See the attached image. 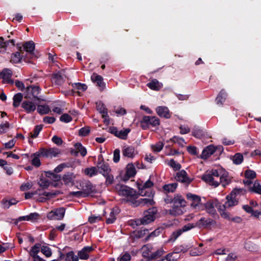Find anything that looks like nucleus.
<instances>
[{
	"label": "nucleus",
	"mask_w": 261,
	"mask_h": 261,
	"mask_svg": "<svg viewBox=\"0 0 261 261\" xmlns=\"http://www.w3.org/2000/svg\"><path fill=\"white\" fill-rule=\"evenodd\" d=\"M61 153L60 149L56 147L49 149L41 148L40 149V154L46 158H53L58 156Z\"/></svg>",
	"instance_id": "9d476101"
},
{
	"label": "nucleus",
	"mask_w": 261,
	"mask_h": 261,
	"mask_svg": "<svg viewBox=\"0 0 261 261\" xmlns=\"http://www.w3.org/2000/svg\"><path fill=\"white\" fill-rule=\"evenodd\" d=\"M138 233L139 237H143L144 236L147 235V237L145 239V241H147L151 238H153L159 236L160 233V231L159 229H156L150 233H149L148 230L144 229L141 230L138 232Z\"/></svg>",
	"instance_id": "2eb2a0df"
},
{
	"label": "nucleus",
	"mask_w": 261,
	"mask_h": 261,
	"mask_svg": "<svg viewBox=\"0 0 261 261\" xmlns=\"http://www.w3.org/2000/svg\"><path fill=\"white\" fill-rule=\"evenodd\" d=\"M192 246L190 245H182L176 247L174 250L175 253H179L180 252L185 253Z\"/></svg>",
	"instance_id": "09e8293b"
},
{
	"label": "nucleus",
	"mask_w": 261,
	"mask_h": 261,
	"mask_svg": "<svg viewBox=\"0 0 261 261\" xmlns=\"http://www.w3.org/2000/svg\"><path fill=\"white\" fill-rule=\"evenodd\" d=\"M143 122H146L147 124L155 126L159 125L160 120L154 116H145L143 117Z\"/></svg>",
	"instance_id": "cd10ccee"
},
{
	"label": "nucleus",
	"mask_w": 261,
	"mask_h": 261,
	"mask_svg": "<svg viewBox=\"0 0 261 261\" xmlns=\"http://www.w3.org/2000/svg\"><path fill=\"white\" fill-rule=\"evenodd\" d=\"M147 86L151 90L159 91L163 87V84L157 80L153 79Z\"/></svg>",
	"instance_id": "72a5a7b5"
},
{
	"label": "nucleus",
	"mask_w": 261,
	"mask_h": 261,
	"mask_svg": "<svg viewBox=\"0 0 261 261\" xmlns=\"http://www.w3.org/2000/svg\"><path fill=\"white\" fill-rule=\"evenodd\" d=\"M39 193H41V195H39V196H41L38 198H36V200L39 202H44L45 200L53 196H55V194L53 193L50 192H43L42 190H41V191L39 192Z\"/></svg>",
	"instance_id": "c9c22d12"
},
{
	"label": "nucleus",
	"mask_w": 261,
	"mask_h": 261,
	"mask_svg": "<svg viewBox=\"0 0 261 261\" xmlns=\"http://www.w3.org/2000/svg\"><path fill=\"white\" fill-rule=\"evenodd\" d=\"M136 169L133 164H128L126 168L125 180H128L130 177H133L136 174Z\"/></svg>",
	"instance_id": "c756f323"
},
{
	"label": "nucleus",
	"mask_w": 261,
	"mask_h": 261,
	"mask_svg": "<svg viewBox=\"0 0 261 261\" xmlns=\"http://www.w3.org/2000/svg\"><path fill=\"white\" fill-rule=\"evenodd\" d=\"M22 59V56L20 55V53L16 52L11 55V62L16 64L20 62Z\"/></svg>",
	"instance_id": "3c124183"
},
{
	"label": "nucleus",
	"mask_w": 261,
	"mask_h": 261,
	"mask_svg": "<svg viewBox=\"0 0 261 261\" xmlns=\"http://www.w3.org/2000/svg\"><path fill=\"white\" fill-rule=\"evenodd\" d=\"M220 169H212L207 171L205 174L203 175L201 179L210 186L215 187L220 185Z\"/></svg>",
	"instance_id": "7ed1b4c3"
},
{
	"label": "nucleus",
	"mask_w": 261,
	"mask_h": 261,
	"mask_svg": "<svg viewBox=\"0 0 261 261\" xmlns=\"http://www.w3.org/2000/svg\"><path fill=\"white\" fill-rule=\"evenodd\" d=\"M96 168L98 171L103 175H107L108 173H110L111 172V169L109 165L103 161H101L98 162Z\"/></svg>",
	"instance_id": "dca6fc26"
},
{
	"label": "nucleus",
	"mask_w": 261,
	"mask_h": 261,
	"mask_svg": "<svg viewBox=\"0 0 261 261\" xmlns=\"http://www.w3.org/2000/svg\"><path fill=\"white\" fill-rule=\"evenodd\" d=\"M76 187L81 189V191L70 192L66 198H68L72 197H85L89 195L93 196L97 193L95 187L89 180H81L79 185L76 186Z\"/></svg>",
	"instance_id": "f257e3e1"
},
{
	"label": "nucleus",
	"mask_w": 261,
	"mask_h": 261,
	"mask_svg": "<svg viewBox=\"0 0 261 261\" xmlns=\"http://www.w3.org/2000/svg\"><path fill=\"white\" fill-rule=\"evenodd\" d=\"M195 226L193 224L190 223L185 225L181 229H178L173 232L171 236V239H173V240H176L183 232L189 230Z\"/></svg>",
	"instance_id": "a211bd4d"
},
{
	"label": "nucleus",
	"mask_w": 261,
	"mask_h": 261,
	"mask_svg": "<svg viewBox=\"0 0 261 261\" xmlns=\"http://www.w3.org/2000/svg\"><path fill=\"white\" fill-rule=\"evenodd\" d=\"M115 189L120 195L127 198H134L136 196V192L126 186L118 184Z\"/></svg>",
	"instance_id": "423d86ee"
},
{
	"label": "nucleus",
	"mask_w": 261,
	"mask_h": 261,
	"mask_svg": "<svg viewBox=\"0 0 261 261\" xmlns=\"http://www.w3.org/2000/svg\"><path fill=\"white\" fill-rule=\"evenodd\" d=\"M65 213V210L63 207H60L49 212L47 217L51 220H61L63 218Z\"/></svg>",
	"instance_id": "9b49d317"
},
{
	"label": "nucleus",
	"mask_w": 261,
	"mask_h": 261,
	"mask_svg": "<svg viewBox=\"0 0 261 261\" xmlns=\"http://www.w3.org/2000/svg\"><path fill=\"white\" fill-rule=\"evenodd\" d=\"M119 213L117 208H113L109 215V217L107 218L106 223L107 224L113 223L116 220V215Z\"/></svg>",
	"instance_id": "79ce46f5"
},
{
	"label": "nucleus",
	"mask_w": 261,
	"mask_h": 261,
	"mask_svg": "<svg viewBox=\"0 0 261 261\" xmlns=\"http://www.w3.org/2000/svg\"><path fill=\"white\" fill-rule=\"evenodd\" d=\"M245 248L246 249L252 251L256 249V246L252 242L248 241L245 243Z\"/></svg>",
	"instance_id": "774afa93"
},
{
	"label": "nucleus",
	"mask_w": 261,
	"mask_h": 261,
	"mask_svg": "<svg viewBox=\"0 0 261 261\" xmlns=\"http://www.w3.org/2000/svg\"><path fill=\"white\" fill-rule=\"evenodd\" d=\"M96 109L97 111L102 115L104 118V122L109 123V116L108 115V110L105 105L101 101L96 102Z\"/></svg>",
	"instance_id": "ddd939ff"
},
{
	"label": "nucleus",
	"mask_w": 261,
	"mask_h": 261,
	"mask_svg": "<svg viewBox=\"0 0 261 261\" xmlns=\"http://www.w3.org/2000/svg\"><path fill=\"white\" fill-rule=\"evenodd\" d=\"M137 154V151L133 146H124L122 149V154L124 156L133 158Z\"/></svg>",
	"instance_id": "5701e85b"
},
{
	"label": "nucleus",
	"mask_w": 261,
	"mask_h": 261,
	"mask_svg": "<svg viewBox=\"0 0 261 261\" xmlns=\"http://www.w3.org/2000/svg\"><path fill=\"white\" fill-rule=\"evenodd\" d=\"M226 97V92L224 90H222L216 98V104L219 106H222L225 101Z\"/></svg>",
	"instance_id": "473e14b6"
},
{
	"label": "nucleus",
	"mask_w": 261,
	"mask_h": 261,
	"mask_svg": "<svg viewBox=\"0 0 261 261\" xmlns=\"http://www.w3.org/2000/svg\"><path fill=\"white\" fill-rule=\"evenodd\" d=\"M129 128H126L124 130H116L114 134L116 136L122 139H125L127 138L128 134L130 132Z\"/></svg>",
	"instance_id": "37998d69"
},
{
	"label": "nucleus",
	"mask_w": 261,
	"mask_h": 261,
	"mask_svg": "<svg viewBox=\"0 0 261 261\" xmlns=\"http://www.w3.org/2000/svg\"><path fill=\"white\" fill-rule=\"evenodd\" d=\"M79 184L77 174L71 172L66 175V185L76 186Z\"/></svg>",
	"instance_id": "b1692460"
},
{
	"label": "nucleus",
	"mask_w": 261,
	"mask_h": 261,
	"mask_svg": "<svg viewBox=\"0 0 261 261\" xmlns=\"http://www.w3.org/2000/svg\"><path fill=\"white\" fill-rule=\"evenodd\" d=\"M24 49L28 53L32 54L35 49V44L33 41H28L23 44Z\"/></svg>",
	"instance_id": "c03bdc74"
},
{
	"label": "nucleus",
	"mask_w": 261,
	"mask_h": 261,
	"mask_svg": "<svg viewBox=\"0 0 261 261\" xmlns=\"http://www.w3.org/2000/svg\"><path fill=\"white\" fill-rule=\"evenodd\" d=\"M41 89L38 86L31 85L28 86L24 91V98L33 99L34 101H40L41 98L38 97V95L41 92Z\"/></svg>",
	"instance_id": "20e7f679"
},
{
	"label": "nucleus",
	"mask_w": 261,
	"mask_h": 261,
	"mask_svg": "<svg viewBox=\"0 0 261 261\" xmlns=\"http://www.w3.org/2000/svg\"><path fill=\"white\" fill-rule=\"evenodd\" d=\"M250 190L257 194H261V185L257 181L254 182L252 187L250 188Z\"/></svg>",
	"instance_id": "603ef678"
},
{
	"label": "nucleus",
	"mask_w": 261,
	"mask_h": 261,
	"mask_svg": "<svg viewBox=\"0 0 261 261\" xmlns=\"http://www.w3.org/2000/svg\"><path fill=\"white\" fill-rule=\"evenodd\" d=\"M40 251V245L39 244H36L31 248L30 252V255L32 256V257L38 256V253Z\"/></svg>",
	"instance_id": "de8ad7c7"
},
{
	"label": "nucleus",
	"mask_w": 261,
	"mask_h": 261,
	"mask_svg": "<svg viewBox=\"0 0 261 261\" xmlns=\"http://www.w3.org/2000/svg\"><path fill=\"white\" fill-rule=\"evenodd\" d=\"M157 210L155 208L149 209L145 212L144 217L141 219L140 224L146 225L153 221L155 219Z\"/></svg>",
	"instance_id": "1a4fd4ad"
},
{
	"label": "nucleus",
	"mask_w": 261,
	"mask_h": 261,
	"mask_svg": "<svg viewBox=\"0 0 261 261\" xmlns=\"http://www.w3.org/2000/svg\"><path fill=\"white\" fill-rule=\"evenodd\" d=\"M68 84L69 85H71V86L73 88V89H72L71 91L69 90L68 94H73L74 89L81 90H82L83 91H84L87 89V86L84 84H81L80 83H69Z\"/></svg>",
	"instance_id": "7c9ffc66"
},
{
	"label": "nucleus",
	"mask_w": 261,
	"mask_h": 261,
	"mask_svg": "<svg viewBox=\"0 0 261 261\" xmlns=\"http://www.w3.org/2000/svg\"><path fill=\"white\" fill-rule=\"evenodd\" d=\"M52 82L57 85H60L63 83V79L60 72L54 73L51 78Z\"/></svg>",
	"instance_id": "a19ab883"
},
{
	"label": "nucleus",
	"mask_w": 261,
	"mask_h": 261,
	"mask_svg": "<svg viewBox=\"0 0 261 261\" xmlns=\"http://www.w3.org/2000/svg\"><path fill=\"white\" fill-rule=\"evenodd\" d=\"M168 165L175 170H179L181 168V165L173 160H170L168 163Z\"/></svg>",
	"instance_id": "0e129e2a"
},
{
	"label": "nucleus",
	"mask_w": 261,
	"mask_h": 261,
	"mask_svg": "<svg viewBox=\"0 0 261 261\" xmlns=\"http://www.w3.org/2000/svg\"><path fill=\"white\" fill-rule=\"evenodd\" d=\"M12 71L8 68L4 69L0 74V77L3 79L4 83H13L11 79Z\"/></svg>",
	"instance_id": "412c9836"
},
{
	"label": "nucleus",
	"mask_w": 261,
	"mask_h": 261,
	"mask_svg": "<svg viewBox=\"0 0 261 261\" xmlns=\"http://www.w3.org/2000/svg\"><path fill=\"white\" fill-rule=\"evenodd\" d=\"M66 261H79V257L73 251H70L66 254Z\"/></svg>",
	"instance_id": "bf43d9fd"
},
{
	"label": "nucleus",
	"mask_w": 261,
	"mask_h": 261,
	"mask_svg": "<svg viewBox=\"0 0 261 261\" xmlns=\"http://www.w3.org/2000/svg\"><path fill=\"white\" fill-rule=\"evenodd\" d=\"M23 98V95L22 93H18L15 94L13 98V105L14 107H18Z\"/></svg>",
	"instance_id": "49530a36"
},
{
	"label": "nucleus",
	"mask_w": 261,
	"mask_h": 261,
	"mask_svg": "<svg viewBox=\"0 0 261 261\" xmlns=\"http://www.w3.org/2000/svg\"><path fill=\"white\" fill-rule=\"evenodd\" d=\"M39 218V214L37 213H32L27 216L20 217L19 219L20 220L31 221L34 222L36 221Z\"/></svg>",
	"instance_id": "2f4dec72"
},
{
	"label": "nucleus",
	"mask_w": 261,
	"mask_h": 261,
	"mask_svg": "<svg viewBox=\"0 0 261 261\" xmlns=\"http://www.w3.org/2000/svg\"><path fill=\"white\" fill-rule=\"evenodd\" d=\"M38 184L42 189H47L53 182L49 180L45 174H42L38 180Z\"/></svg>",
	"instance_id": "6ab92c4d"
},
{
	"label": "nucleus",
	"mask_w": 261,
	"mask_h": 261,
	"mask_svg": "<svg viewBox=\"0 0 261 261\" xmlns=\"http://www.w3.org/2000/svg\"><path fill=\"white\" fill-rule=\"evenodd\" d=\"M219 206V203L217 200H214L210 201H208L205 203V207L206 212L211 214L214 215L216 211L215 210V207H218Z\"/></svg>",
	"instance_id": "f3484780"
},
{
	"label": "nucleus",
	"mask_w": 261,
	"mask_h": 261,
	"mask_svg": "<svg viewBox=\"0 0 261 261\" xmlns=\"http://www.w3.org/2000/svg\"><path fill=\"white\" fill-rule=\"evenodd\" d=\"M68 150L70 154L74 156H77L80 153L82 156L84 157L87 153V149L80 143H76L72 147L69 148Z\"/></svg>",
	"instance_id": "6e6552de"
},
{
	"label": "nucleus",
	"mask_w": 261,
	"mask_h": 261,
	"mask_svg": "<svg viewBox=\"0 0 261 261\" xmlns=\"http://www.w3.org/2000/svg\"><path fill=\"white\" fill-rule=\"evenodd\" d=\"M44 174L46 176L48 177L50 181L52 180L53 181H59L62 178L63 179H64V175L61 176L60 174L55 173L54 171H45Z\"/></svg>",
	"instance_id": "393cba45"
},
{
	"label": "nucleus",
	"mask_w": 261,
	"mask_h": 261,
	"mask_svg": "<svg viewBox=\"0 0 261 261\" xmlns=\"http://www.w3.org/2000/svg\"><path fill=\"white\" fill-rule=\"evenodd\" d=\"M91 80L96 83L97 85L100 87L103 88V78L100 75H99L96 73H93L91 75Z\"/></svg>",
	"instance_id": "4c0bfd02"
},
{
	"label": "nucleus",
	"mask_w": 261,
	"mask_h": 261,
	"mask_svg": "<svg viewBox=\"0 0 261 261\" xmlns=\"http://www.w3.org/2000/svg\"><path fill=\"white\" fill-rule=\"evenodd\" d=\"M175 178L177 181L188 184L191 181L190 178L188 176L187 172L184 170L178 172L176 173Z\"/></svg>",
	"instance_id": "4be33fe9"
},
{
	"label": "nucleus",
	"mask_w": 261,
	"mask_h": 261,
	"mask_svg": "<svg viewBox=\"0 0 261 261\" xmlns=\"http://www.w3.org/2000/svg\"><path fill=\"white\" fill-rule=\"evenodd\" d=\"M41 252L47 257L51 256L52 254L50 248L46 246H43L41 248Z\"/></svg>",
	"instance_id": "5fc2aeb1"
},
{
	"label": "nucleus",
	"mask_w": 261,
	"mask_h": 261,
	"mask_svg": "<svg viewBox=\"0 0 261 261\" xmlns=\"http://www.w3.org/2000/svg\"><path fill=\"white\" fill-rule=\"evenodd\" d=\"M215 150L216 147L214 145H209L203 150L201 158L203 159H206L213 154Z\"/></svg>",
	"instance_id": "a878e982"
},
{
	"label": "nucleus",
	"mask_w": 261,
	"mask_h": 261,
	"mask_svg": "<svg viewBox=\"0 0 261 261\" xmlns=\"http://www.w3.org/2000/svg\"><path fill=\"white\" fill-rule=\"evenodd\" d=\"M139 202L142 205H152L154 204L153 200L151 198H141Z\"/></svg>",
	"instance_id": "052dcab7"
},
{
	"label": "nucleus",
	"mask_w": 261,
	"mask_h": 261,
	"mask_svg": "<svg viewBox=\"0 0 261 261\" xmlns=\"http://www.w3.org/2000/svg\"><path fill=\"white\" fill-rule=\"evenodd\" d=\"M40 155H41V154H40V150L33 154L32 155L33 159L32 160V164L36 167H39L41 165L40 160L39 159Z\"/></svg>",
	"instance_id": "a18cd8bd"
},
{
	"label": "nucleus",
	"mask_w": 261,
	"mask_h": 261,
	"mask_svg": "<svg viewBox=\"0 0 261 261\" xmlns=\"http://www.w3.org/2000/svg\"><path fill=\"white\" fill-rule=\"evenodd\" d=\"M172 203L173 207L171 211V214L175 215L182 214L183 212L180 207L186 205L185 199L180 195H177L172 200Z\"/></svg>",
	"instance_id": "39448f33"
},
{
	"label": "nucleus",
	"mask_w": 261,
	"mask_h": 261,
	"mask_svg": "<svg viewBox=\"0 0 261 261\" xmlns=\"http://www.w3.org/2000/svg\"><path fill=\"white\" fill-rule=\"evenodd\" d=\"M233 195V193H230L226 196V202L222 206H219V212L221 216L223 218L230 220L231 219L230 214L226 211V209L238 204V198H236Z\"/></svg>",
	"instance_id": "f03ea898"
},
{
	"label": "nucleus",
	"mask_w": 261,
	"mask_h": 261,
	"mask_svg": "<svg viewBox=\"0 0 261 261\" xmlns=\"http://www.w3.org/2000/svg\"><path fill=\"white\" fill-rule=\"evenodd\" d=\"M156 113L161 117L166 118H169L170 117V114L168 108L164 106H160L156 109Z\"/></svg>",
	"instance_id": "bb28decb"
},
{
	"label": "nucleus",
	"mask_w": 261,
	"mask_h": 261,
	"mask_svg": "<svg viewBox=\"0 0 261 261\" xmlns=\"http://www.w3.org/2000/svg\"><path fill=\"white\" fill-rule=\"evenodd\" d=\"M83 172L86 175L92 177L97 174L98 170L96 167H91L85 168Z\"/></svg>",
	"instance_id": "e433bc0d"
},
{
	"label": "nucleus",
	"mask_w": 261,
	"mask_h": 261,
	"mask_svg": "<svg viewBox=\"0 0 261 261\" xmlns=\"http://www.w3.org/2000/svg\"><path fill=\"white\" fill-rule=\"evenodd\" d=\"M234 194L233 196L238 198L237 197L240 195H244L246 193V191L243 189L241 188H235L230 193Z\"/></svg>",
	"instance_id": "680f3d73"
},
{
	"label": "nucleus",
	"mask_w": 261,
	"mask_h": 261,
	"mask_svg": "<svg viewBox=\"0 0 261 261\" xmlns=\"http://www.w3.org/2000/svg\"><path fill=\"white\" fill-rule=\"evenodd\" d=\"M243 160V156L240 153H236L233 158V162L234 164L238 165L240 164Z\"/></svg>",
	"instance_id": "6e6d98bb"
},
{
	"label": "nucleus",
	"mask_w": 261,
	"mask_h": 261,
	"mask_svg": "<svg viewBox=\"0 0 261 261\" xmlns=\"http://www.w3.org/2000/svg\"><path fill=\"white\" fill-rule=\"evenodd\" d=\"M2 41H0V53H3L6 51V47L10 43L12 44V46L15 45V40L14 39L9 40L6 42H3V37H1L0 38Z\"/></svg>",
	"instance_id": "ea45409f"
},
{
	"label": "nucleus",
	"mask_w": 261,
	"mask_h": 261,
	"mask_svg": "<svg viewBox=\"0 0 261 261\" xmlns=\"http://www.w3.org/2000/svg\"><path fill=\"white\" fill-rule=\"evenodd\" d=\"M50 111L49 107L47 105H38L37 112L41 115L48 114Z\"/></svg>",
	"instance_id": "8fccbe9b"
},
{
	"label": "nucleus",
	"mask_w": 261,
	"mask_h": 261,
	"mask_svg": "<svg viewBox=\"0 0 261 261\" xmlns=\"http://www.w3.org/2000/svg\"><path fill=\"white\" fill-rule=\"evenodd\" d=\"M177 186V184L176 183H173L164 186V189L168 192H173L175 191Z\"/></svg>",
	"instance_id": "864d4df0"
},
{
	"label": "nucleus",
	"mask_w": 261,
	"mask_h": 261,
	"mask_svg": "<svg viewBox=\"0 0 261 261\" xmlns=\"http://www.w3.org/2000/svg\"><path fill=\"white\" fill-rule=\"evenodd\" d=\"M164 144L159 142L155 145H152L151 146V148L153 151L155 152H160L163 148Z\"/></svg>",
	"instance_id": "69168bd1"
},
{
	"label": "nucleus",
	"mask_w": 261,
	"mask_h": 261,
	"mask_svg": "<svg viewBox=\"0 0 261 261\" xmlns=\"http://www.w3.org/2000/svg\"><path fill=\"white\" fill-rule=\"evenodd\" d=\"M152 250V246L149 244L145 245L142 247V255L144 257L148 258V260L150 259Z\"/></svg>",
	"instance_id": "58836bf2"
},
{
	"label": "nucleus",
	"mask_w": 261,
	"mask_h": 261,
	"mask_svg": "<svg viewBox=\"0 0 261 261\" xmlns=\"http://www.w3.org/2000/svg\"><path fill=\"white\" fill-rule=\"evenodd\" d=\"M220 184L224 187L231 182V177L227 172L222 169H220Z\"/></svg>",
	"instance_id": "4468645a"
},
{
	"label": "nucleus",
	"mask_w": 261,
	"mask_h": 261,
	"mask_svg": "<svg viewBox=\"0 0 261 261\" xmlns=\"http://www.w3.org/2000/svg\"><path fill=\"white\" fill-rule=\"evenodd\" d=\"M164 250L162 248H161L157 250L156 251H155V252L152 253L150 254V259H152L159 257L161 256H162L164 253Z\"/></svg>",
	"instance_id": "e2e57ef3"
},
{
	"label": "nucleus",
	"mask_w": 261,
	"mask_h": 261,
	"mask_svg": "<svg viewBox=\"0 0 261 261\" xmlns=\"http://www.w3.org/2000/svg\"><path fill=\"white\" fill-rule=\"evenodd\" d=\"M153 185V182L150 180H148L143 184H141L139 186V189H140V194L142 195H146V192L144 191V190L147 188H150Z\"/></svg>",
	"instance_id": "f704fd0d"
},
{
	"label": "nucleus",
	"mask_w": 261,
	"mask_h": 261,
	"mask_svg": "<svg viewBox=\"0 0 261 261\" xmlns=\"http://www.w3.org/2000/svg\"><path fill=\"white\" fill-rule=\"evenodd\" d=\"M93 250L94 248L92 246L84 247L82 250L78 252L77 257H79L81 259L86 260L89 257V254L93 251Z\"/></svg>",
	"instance_id": "aec40b11"
},
{
	"label": "nucleus",
	"mask_w": 261,
	"mask_h": 261,
	"mask_svg": "<svg viewBox=\"0 0 261 261\" xmlns=\"http://www.w3.org/2000/svg\"><path fill=\"white\" fill-rule=\"evenodd\" d=\"M130 259L131 255L127 252L122 254L118 258L119 261H129Z\"/></svg>",
	"instance_id": "338daca9"
},
{
	"label": "nucleus",
	"mask_w": 261,
	"mask_h": 261,
	"mask_svg": "<svg viewBox=\"0 0 261 261\" xmlns=\"http://www.w3.org/2000/svg\"><path fill=\"white\" fill-rule=\"evenodd\" d=\"M81 162L79 160L73 159H71L69 161L67 165H66V167H71L75 168L77 165H80Z\"/></svg>",
	"instance_id": "13d9d810"
},
{
	"label": "nucleus",
	"mask_w": 261,
	"mask_h": 261,
	"mask_svg": "<svg viewBox=\"0 0 261 261\" xmlns=\"http://www.w3.org/2000/svg\"><path fill=\"white\" fill-rule=\"evenodd\" d=\"M171 140L174 143H177L179 146H184L186 144L183 138L176 136L173 137Z\"/></svg>",
	"instance_id": "4d7b16f0"
},
{
	"label": "nucleus",
	"mask_w": 261,
	"mask_h": 261,
	"mask_svg": "<svg viewBox=\"0 0 261 261\" xmlns=\"http://www.w3.org/2000/svg\"><path fill=\"white\" fill-rule=\"evenodd\" d=\"M21 107L27 113H31L36 110V104L34 100L33 101L24 100L21 103Z\"/></svg>",
	"instance_id": "f8f14e48"
},
{
	"label": "nucleus",
	"mask_w": 261,
	"mask_h": 261,
	"mask_svg": "<svg viewBox=\"0 0 261 261\" xmlns=\"http://www.w3.org/2000/svg\"><path fill=\"white\" fill-rule=\"evenodd\" d=\"M213 220L210 219H205L204 218H201L199 221H198L195 226L199 228L211 226L213 224Z\"/></svg>",
	"instance_id": "c85d7f7f"
},
{
	"label": "nucleus",
	"mask_w": 261,
	"mask_h": 261,
	"mask_svg": "<svg viewBox=\"0 0 261 261\" xmlns=\"http://www.w3.org/2000/svg\"><path fill=\"white\" fill-rule=\"evenodd\" d=\"M187 198L193 208L199 210L202 207L201 198L199 196L189 193L187 194Z\"/></svg>",
	"instance_id": "0eeeda50"
}]
</instances>
